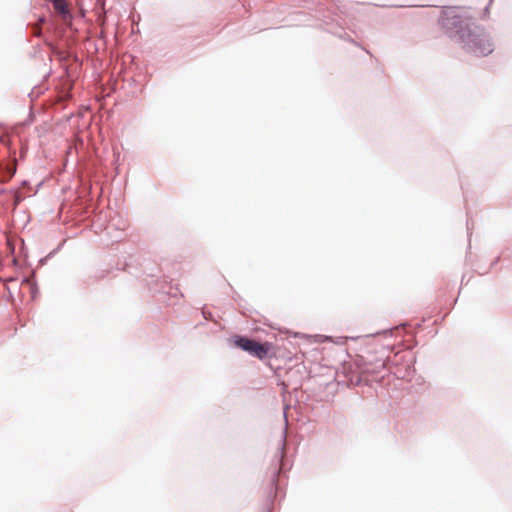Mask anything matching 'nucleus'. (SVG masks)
<instances>
[{"mask_svg": "<svg viewBox=\"0 0 512 512\" xmlns=\"http://www.w3.org/2000/svg\"><path fill=\"white\" fill-rule=\"evenodd\" d=\"M442 25L446 29L455 30L464 43V48L476 56H486L493 51V46L485 33L482 30L471 31L466 19L447 15L444 17Z\"/></svg>", "mask_w": 512, "mask_h": 512, "instance_id": "nucleus-1", "label": "nucleus"}, {"mask_svg": "<svg viewBox=\"0 0 512 512\" xmlns=\"http://www.w3.org/2000/svg\"><path fill=\"white\" fill-rule=\"evenodd\" d=\"M231 343L259 360L271 358L276 354L275 346L271 342H258L248 337L235 335L231 338Z\"/></svg>", "mask_w": 512, "mask_h": 512, "instance_id": "nucleus-2", "label": "nucleus"}, {"mask_svg": "<svg viewBox=\"0 0 512 512\" xmlns=\"http://www.w3.org/2000/svg\"><path fill=\"white\" fill-rule=\"evenodd\" d=\"M15 171H16V168L14 167L13 169H11V172H10V177L13 176L15 174Z\"/></svg>", "mask_w": 512, "mask_h": 512, "instance_id": "nucleus-4", "label": "nucleus"}, {"mask_svg": "<svg viewBox=\"0 0 512 512\" xmlns=\"http://www.w3.org/2000/svg\"><path fill=\"white\" fill-rule=\"evenodd\" d=\"M53 2L54 9L59 13L67 12V5L64 0H51Z\"/></svg>", "mask_w": 512, "mask_h": 512, "instance_id": "nucleus-3", "label": "nucleus"}]
</instances>
